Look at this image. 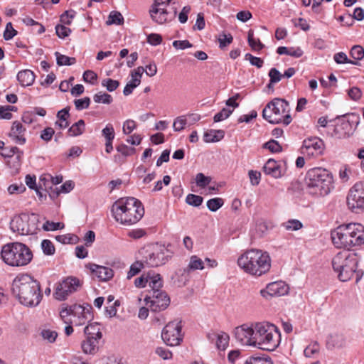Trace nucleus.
I'll list each match as a JSON object with an SVG mask.
<instances>
[{"label": "nucleus", "mask_w": 364, "mask_h": 364, "mask_svg": "<svg viewBox=\"0 0 364 364\" xmlns=\"http://www.w3.org/2000/svg\"><path fill=\"white\" fill-rule=\"evenodd\" d=\"M12 291L19 302L26 306H37L42 299L39 282L27 274L14 279Z\"/></svg>", "instance_id": "1"}, {"label": "nucleus", "mask_w": 364, "mask_h": 364, "mask_svg": "<svg viewBox=\"0 0 364 364\" xmlns=\"http://www.w3.org/2000/svg\"><path fill=\"white\" fill-rule=\"evenodd\" d=\"M237 262L246 274L259 277L269 272L272 260L268 252L259 249H250L242 253Z\"/></svg>", "instance_id": "2"}, {"label": "nucleus", "mask_w": 364, "mask_h": 364, "mask_svg": "<svg viewBox=\"0 0 364 364\" xmlns=\"http://www.w3.org/2000/svg\"><path fill=\"white\" fill-rule=\"evenodd\" d=\"M112 213L117 222L129 226L141 220L144 209L141 203L135 198H122L112 205Z\"/></svg>", "instance_id": "3"}, {"label": "nucleus", "mask_w": 364, "mask_h": 364, "mask_svg": "<svg viewBox=\"0 0 364 364\" xmlns=\"http://www.w3.org/2000/svg\"><path fill=\"white\" fill-rule=\"evenodd\" d=\"M254 347L272 351L279 345L281 334L278 328L267 321L255 323Z\"/></svg>", "instance_id": "4"}, {"label": "nucleus", "mask_w": 364, "mask_h": 364, "mask_svg": "<svg viewBox=\"0 0 364 364\" xmlns=\"http://www.w3.org/2000/svg\"><path fill=\"white\" fill-rule=\"evenodd\" d=\"M306 182L309 193L316 196H326L333 188L331 173L320 167L313 168L307 172Z\"/></svg>", "instance_id": "5"}, {"label": "nucleus", "mask_w": 364, "mask_h": 364, "mask_svg": "<svg viewBox=\"0 0 364 364\" xmlns=\"http://www.w3.org/2000/svg\"><path fill=\"white\" fill-rule=\"evenodd\" d=\"M1 259L11 267L27 265L33 258L31 250L21 242H11L4 245L1 250Z\"/></svg>", "instance_id": "6"}, {"label": "nucleus", "mask_w": 364, "mask_h": 364, "mask_svg": "<svg viewBox=\"0 0 364 364\" xmlns=\"http://www.w3.org/2000/svg\"><path fill=\"white\" fill-rule=\"evenodd\" d=\"M262 117L271 124L289 125L292 120L289 102L279 98L274 99L265 106Z\"/></svg>", "instance_id": "7"}, {"label": "nucleus", "mask_w": 364, "mask_h": 364, "mask_svg": "<svg viewBox=\"0 0 364 364\" xmlns=\"http://www.w3.org/2000/svg\"><path fill=\"white\" fill-rule=\"evenodd\" d=\"M358 263V255L348 251L340 252L332 259V267L338 273L341 282H347L356 271Z\"/></svg>", "instance_id": "8"}, {"label": "nucleus", "mask_w": 364, "mask_h": 364, "mask_svg": "<svg viewBox=\"0 0 364 364\" xmlns=\"http://www.w3.org/2000/svg\"><path fill=\"white\" fill-rule=\"evenodd\" d=\"M166 250L162 246H147L139 251L142 256V262L147 267H156L165 264L168 258L165 255Z\"/></svg>", "instance_id": "9"}, {"label": "nucleus", "mask_w": 364, "mask_h": 364, "mask_svg": "<svg viewBox=\"0 0 364 364\" xmlns=\"http://www.w3.org/2000/svg\"><path fill=\"white\" fill-rule=\"evenodd\" d=\"M10 228L21 235L36 234L38 230L36 220L31 219L27 214L14 216L10 222Z\"/></svg>", "instance_id": "10"}, {"label": "nucleus", "mask_w": 364, "mask_h": 364, "mask_svg": "<svg viewBox=\"0 0 364 364\" xmlns=\"http://www.w3.org/2000/svg\"><path fill=\"white\" fill-rule=\"evenodd\" d=\"M181 320H172L164 328L161 338L170 346H178L183 340Z\"/></svg>", "instance_id": "11"}, {"label": "nucleus", "mask_w": 364, "mask_h": 364, "mask_svg": "<svg viewBox=\"0 0 364 364\" xmlns=\"http://www.w3.org/2000/svg\"><path fill=\"white\" fill-rule=\"evenodd\" d=\"M82 284V282L78 278L68 277L58 285L54 296L58 300H65L70 294L77 291Z\"/></svg>", "instance_id": "12"}, {"label": "nucleus", "mask_w": 364, "mask_h": 364, "mask_svg": "<svg viewBox=\"0 0 364 364\" xmlns=\"http://www.w3.org/2000/svg\"><path fill=\"white\" fill-rule=\"evenodd\" d=\"M333 244L338 248H350L354 247L348 223L339 225L331 232Z\"/></svg>", "instance_id": "13"}, {"label": "nucleus", "mask_w": 364, "mask_h": 364, "mask_svg": "<svg viewBox=\"0 0 364 364\" xmlns=\"http://www.w3.org/2000/svg\"><path fill=\"white\" fill-rule=\"evenodd\" d=\"M347 204L353 211L364 208V181L356 183L350 189L347 196Z\"/></svg>", "instance_id": "14"}, {"label": "nucleus", "mask_w": 364, "mask_h": 364, "mask_svg": "<svg viewBox=\"0 0 364 364\" xmlns=\"http://www.w3.org/2000/svg\"><path fill=\"white\" fill-rule=\"evenodd\" d=\"M91 309L90 305L83 306L80 304L68 305L63 304L60 310L61 318L73 316L77 318H87L91 316Z\"/></svg>", "instance_id": "15"}, {"label": "nucleus", "mask_w": 364, "mask_h": 364, "mask_svg": "<svg viewBox=\"0 0 364 364\" xmlns=\"http://www.w3.org/2000/svg\"><path fill=\"white\" fill-rule=\"evenodd\" d=\"M146 304L151 311L158 312L166 309L170 304V299L165 291H153L144 299Z\"/></svg>", "instance_id": "16"}, {"label": "nucleus", "mask_w": 364, "mask_h": 364, "mask_svg": "<svg viewBox=\"0 0 364 364\" xmlns=\"http://www.w3.org/2000/svg\"><path fill=\"white\" fill-rule=\"evenodd\" d=\"M289 286L282 281H277L267 284L265 288L259 291L262 297L269 301L273 297H279L289 293Z\"/></svg>", "instance_id": "17"}, {"label": "nucleus", "mask_w": 364, "mask_h": 364, "mask_svg": "<svg viewBox=\"0 0 364 364\" xmlns=\"http://www.w3.org/2000/svg\"><path fill=\"white\" fill-rule=\"evenodd\" d=\"M324 149V142L321 139L310 137L303 141L301 150L303 154L317 157L323 154Z\"/></svg>", "instance_id": "18"}, {"label": "nucleus", "mask_w": 364, "mask_h": 364, "mask_svg": "<svg viewBox=\"0 0 364 364\" xmlns=\"http://www.w3.org/2000/svg\"><path fill=\"white\" fill-rule=\"evenodd\" d=\"M255 324L249 326L242 324L234 329L235 338L242 345L253 346L255 340Z\"/></svg>", "instance_id": "19"}, {"label": "nucleus", "mask_w": 364, "mask_h": 364, "mask_svg": "<svg viewBox=\"0 0 364 364\" xmlns=\"http://www.w3.org/2000/svg\"><path fill=\"white\" fill-rule=\"evenodd\" d=\"M149 14L151 19L159 24H163L171 21L176 14V8L172 7V11L166 8L152 5Z\"/></svg>", "instance_id": "20"}, {"label": "nucleus", "mask_w": 364, "mask_h": 364, "mask_svg": "<svg viewBox=\"0 0 364 364\" xmlns=\"http://www.w3.org/2000/svg\"><path fill=\"white\" fill-rule=\"evenodd\" d=\"M26 129L18 121H14L12 124L9 136L16 144L23 145L26 142L25 134Z\"/></svg>", "instance_id": "21"}, {"label": "nucleus", "mask_w": 364, "mask_h": 364, "mask_svg": "<svg viewBox=\"0 0 364 364\" xmlns=\"http://www.w3.org/2000/svg\"><path fill=\"white\" fill-rule=\"evenodd\" d=\"M351 237L353 239L354 246H360L364 245V225L360 223H348Z\"/></svg>", "instance_id": "22"}, {"label": "nucleus", "mask_w": 364, "mask_h": 364, "mask_svg": "<svg viewBox=\"0 0 364 364\" xmlns=\"http://www.w3.org/2000/svg\"><path fill=\"white\" fill-rule=\"evenodd\" d=\"M87 267L101 281H107L112 278L114 275L113 270L109 267L95 264H89Z\"/></svg>", "instance_id": "23"}, {"label": "nucleus", "mask_w": 364, "mask_h": 364, "mask_svg": "<svg viewBox=\"0 0 364 364\" xmlns=\"http://www.w3.org/2000/svg\"><path fill=\"white\" fill-rule=\"evenodd\" d=\"M263 171L266 174L270 175L275 178H279L282 176L281 166L275 160L272 159L266 162L263 167Z\"/></svg>", "instance_id": "24"}, {"label": "nucleus", "mask_w": 364, "mask_h": 364, "mask_svg": "<svg viewBox=\"0 0 364 364\" xmlns=\"http://www.w3.org/2000/svg\"><path fill=\"white\" fill-rule=\"evenodd\" d=\"M17 80L23 87L31 85L35 80V75L30 70H23L17 74Z\"/></svg>", "instance_id": "25"}, {"label": "nucleus", "mask_w": 364, "mask_h": 364, "mask_svg": "<svg viewBox=\"0 0 364 364\" xmlns=\"http://www.w3.org/2000/svg\"><path fill=\"white\" fill-rule=\"evenodd\" d=\"M85 333L87 337H92L93 338H97V340L102 338V332H101V326L100 324L97 322H93L89 323L85 328Z\"/></svg>", "instance_id": "26"}, {"label": "nucleus", "mask_w": 364, "mask_h": 364, "mask_svg": "<svg viewBox=\"0 0 364 364\" xmlns=\"http://www.w3.org/2000/svg\"><path fill=\"white\" fill-rule=\"evenodd\" d=\"M149 277V286L151 289L149 291V294H153V291H163L161 288L163 286V280L160 274L151 275L148 274Z\"/></svg>", "instance_id": "27"}, {"label": "nucleus", "mask_w": 364, "mask_h": 364, "mask_svg": "<svg viewBox=\"0 0 364 364\" xmlns=\"http://www.w3.org/2000/svg\"><path fill=\"white\" fill-rule=\"evenodd\" d=\"M204 269L203 262L196 255H193L190 258V262L187 267L183 269V274H188L191 271L202 270Z\"/></svg>", "instance_id": "28"}, {"label": "nucleus", "mask_w": 364, "mask_h": 364, "mask_svg": "<svg viewBox=\"0 0 364 364\" xmlns=\"http://www.w3.org/2000/svg\"><path fill=\"white\" fill-rule=\"evenodd\" d=\"M328 345L333 348H342L346 346L347 341L343 335L335 334L329 338Z\"/></svg>", "instance_id": "29"}, {"label": "nucleus", "mask_w": 364, "mask_h": 364, "mask_svg": "<svg viewBox=\"0 0 364 364\" xmlns=\"http://www.w3.org/2000/svg\"><path fill=\"white\" fill-rule=\"evenodd\" d=\"M70 117L69 108L65 107L60 110L57 114L58 120L55 122V126H58L60 129H65L69 126L68 119Z\"/></svg>", "instance_id": "30"}, {"label": "nucleus", "mask_w": 364, "mask_h": 364, "mask_svg": "<svg viewBox=\"0 0 364 364\" xmlns=\"http://www.w3.org/2000/svg\"><path fill=\"white\" fill-rule=\"evenodd\" d=\"M224 137V131L223 130H210L203 134V140L205 142L219 141Z\"/></svg>", "instance_id": "31"}, {"label": "nucleus", "mask_w": 364, "mask_h": 364, "mask_svg": "<svg viewBox=\"0 0 364 364\" xmlns=\"http://www.w3.org/2000/svg\"><path fill=\"white\" fill-rule=\"evenodd\" d=\"M98 340L92 337H87L85 341L82 343V349L85 353H94L97 349Z\"/></svg>", "instance_id": "32"}, {"label": "nucleus", "mask_w": 364, "mask_h": 364, "mask_svg": "<svg viewBox=\"0 0 364 364\" xmlns=\"http://www.w3.org/2000/svg\"><path fill=\"white\" fill-rule=\"evenodd\" d=\"M85 124L84 120L80 119L70 127L68 132L70 136H77L81 135L85 132Z\"/></svg>", "instance_id": "33"}, {"label": "nucleus", "mask_w": 364, "mask_h": 364, "mask_svg": "<svg viewBox=\"0 0 364 364\" xmlns=\"http://www.w3.org/2000/svg\"><path fill=\"white\" fill-rule=\"evenodd\" d=\"M0 154L4 158H10L16 154V158L19 160L23 156V151L16 146H7L3 149Z\"/></svg>", "instance_id": "34"}, {"label": "nucleus", "mask_w": 364, "mask_h": 364, "mask_svg": "<svg viewBox=\"0 0 364 364\" xmlns=\"http://www.w3.org/2000/svg\"><path fill=\"white\" fill-rule=\"evenodd\" d=\"M247 41L249 46L254 50H260L264 48V44L261 43L259 39L254 38V32L252 30L248 31Z\"/></svg>", "instance_id": "35"}, {"label": "nucleus", "mask_w": 364, "mask_h": 364, "mask_svg": "<svg viewBox=\"0 0 364 364\" xmlns=\"http://www.w3.org/2000/svg\"><path fill=\"white\" fill-rule=\"evenodd\" d=\"M216 346L218 349L224 350L229 343V336L226 333H220L216 336Z\"/></svg>", "instance_id": "36"}, {"label": "nucleus", "mask_w": 364, "mask_h": 364, "mask_svg": "<svg viewBox=\"0 0 364 364\" xmlns=\"http://www.w3.org/2000/svg\"><path fill=\"white\" fill-rule=\"evenodd\" d=\"M282 226L289 231H296L302 228L303 225L301 221L296 219H291L282 224Z\"/></svg>", "instance_id": "37"}, {"label": "nucleus", "mask_w": 364, "mask_h": 364, "mask_svg": "<svg viewBox=\"0 0 364 364\" xmlns=\"http://www.w3.org/2000/svg\"><path fill=\"white\" fill-rule=\"evenodd\" d=\"M55 55L56 56L57 64L59 66L71 65L76 63V59L75 58H71L66 56L65 55H62L58 52H56Z\"/></svg>", "instance_id": "38"}, {"label": "nucleus", "mask_w": 364, "mask_h": 364, "mask_svg": "<svg viewBox=\"0 0 364 364\" xmlns=\"http://www.w3.org/2000/svg\"><path fill=\"white\" fill-rule=\"evenodd\" d=\"M93 100L96 103L109 105L112 102L113 99L110 95L106 92H99L93 96Z\"/></svg>", "instance_id": "39"}, {"label": "nucleus", "mask_w": 364, "mask_h": 364, "mask_svg": "<svg viewBox=\"0 0 364 364\" xmlns=\"http://www.w3.org/2000/svg\"><path fill=\"white\" fill-rule=\"evenodd\" d=\"M124 23V18L122 14L119 11H112L108 17V20L107 21V24H116V25H122Z\"/></svg>", "instance_id": "40"}, {"label": "nucleus", "mask_w": 364, "mask_h": 364, "mask_svg": "<svg viewBox=\"0 0 364 364\" xmlns=\"http://www.w3.org/2000/svg\"><path fill=\"white\" fill-rule=\"evenodd\" d=\"M144 267V264L142 261H136L130 266L129 271L127 273V279H130L132 277L137 274L141 269Z\"/></svg>", "instance_id": "41"}, {"label": "nucleus", "mask_w": 364, "mask_h": 364, "mask_svg": "<svg viewBox=\"0 0 364 364\" xmlns=\"http://www.w3.org/2000/svg\"><path fill=\"white\" fill-rule=\"evenodd\" d=\"M140 79L132 77V80L124 87L123 94L125 96L129 95L133 92V90L140 85Z\"/></svg>", "instance_id": "42"}, {"label": "nucleus", "mask_w": 364, "mask_h": 364, "mask_svg": "<svg viewBox=\"0 0 364 364\" xmlns=\"http://www.w3.org/2000/svg\"><path fill=\"white\" fill-rule=\"evenodd\" d=\"M41 335L44 341L48 343H53L55 341L58 336L57 332L50 329H43Z\"/></svg>", "instance_id": "43"}, {"label": "nucleus", "mask_w": 364, "mask_h": 364, "mask_svg": "<svg viewBox=\"0 0 364 364\" xmlns=\"http://www.w3.org/2000/svg\"><path fill=\"white\" fill-rule=\"evenodd\" d=\"M203 197L192 193L188 194L186 198V202L188 205L194 207H198L200 205L203 203Z\"/></svg>", "instance_id": "44"}, {"label": "nucleus", "mask_w": 364, "mask_h": 364, "mask_svg": "<svg viewBox=\"0 0 364 364\" xmlns=\"http://www.w3.org/2000/svg\"><path fill=\"white\" fill-rule=\"evenodd\" d=\"M223 205V200L220 198H215L207 201L208 208L213 212L218 210Z\"/></svg>", "instance_id": "45"}, {"label": "nucleus", "mask_w": 364, "mask_h": 364, "mask_svg": "<svg viewBox=\"0 0 364 364\" xmlns=\"http://www.w3.org/2000/svg\"><path fill=\"white\" fill-rule=\"evenodd\" d=\"M333 59L338 64H343V63H350V64H353V65L358 64V63L356 61L349 60L346 54L343 52H339L338 53H336L334 55Z\"/></svg>", "instance_id": "46"}, {"label": "nucleus", "mask_w": 364, "mask_h": 364, "mask_svg": "<svg viewBox=\"0 0 364 364\" xmlns=\"http://www.w3.org/2000/svg\"><path fill=\"white\" fill-rule=\"evenodd\" d=\"M41 248L46 255H53L55 253V247L49 240H43L41 242Z\"/></svg>", "instance_id": "47"}, {"label": "nucleus", "mask_w": 364, "mask_h": 364, "mask_svg": "<svg viewBox=\"0 0 364 364\" xmlns=\"http://www.w3.org/2000/svg\"><path fill=\"white\" fill-rule=\"evenodd\" d=\"M64 227H65V225L62 223H60V222L55 223V222H50L48 220L46 221L43 225V229L45 231H54V230H61V229L64 228Z\"/></svg>", "instance_id": "48"}, {"label": "nucleus", "mask_w": 364, "mask_h": 364, "mask_svg": "<svg viewBox=\"0 0 364 364\" xmlns=\"http://www.w3.org/2000/svg\"><path fill=\"white\" fill-rule=\"evenodd\" d=\"M102 85L105 87L107 91L113 92L119 87V82L117 80L107 78L102 81Z\"/></svg>", "instance_id": "49"}, {"label": "nucleus", "mask_w": 364, "mask_h": 364, "mask_svg": "<svg viewBox=\"0 0 364 364\" xmlns=\"http://www.w3.org/2000/svg\"><path fill=\"white\" fill-rule=\"evenodd\" d=\"M350 53V56L356 60H360L364 58V49L360 46H354Z\"/></svg>", "instance_id": "50"}, {"label": "nucleus", "mask_w": 364, "mask_h": 364, "mask_svg": "<svg viewBox=\"0 0 364 364\" xmlns=\"http://www.w3.org/2000/svg\"><path fill=\"white\" fill-rule=\"evenodd\" d=\"M187 124V120L185 116H180L175 119L173 128L175 132H180L183 130Z\"/></svg>", "instance_id": "51"}, {"label": "nucleus", "mask_w": 364, "mask_h": 364, "mask_svg": "<svg viewBox=\"0 0 364 364\" xmlns=\"http://www.w3.org/2000/svg\"><path fill=\"white\" fill-rule=\"evenodd\" d=\"M116 149H117V151L118 152H119L120 154H122L124 156H132L136 151L135 148L128 146L127 145L124 144L118 145L116 147Z\"/></svg>", "instance_id": "52"}, {"label": "nucleus", "mask_w": 364, "mask_h": 364, "mask_svg": "<svg viewBox=\"0 0 364 364\" xmlns=\"http://www.w3.org/2000/svg\"><path fill=\"white\" fill-rule=\"evenodd\" d=\"M211 181V178L210 177L205 176L202 173H198L196 176V182L198 186L200 188H205L208 186Z\"/></svg>", "instance_id": "53"}, {"label": "nucleus", "mask_w": 364, "mask_h": 364, "mask_svg": "<svg viewBox=\"0 0 364 364\" xmlns=\"http://www.w3.org/2000/svg\"><path fill=\"white\" fill-rule=\"evenodd\" d=\"M102 136L105 138L106 141H113L114 139V130L112 124H107L102 131Z\"/></svg>", "instance_id": "54"}, {"label": "nucleus", "mask_w": 364, "mask_h": 364, "mask_svg": "<svg viewBox=\"0 0 364 364\" xmlns=\"http://www.w3.org/2000/svg\"><path fill=\"white\" fill-rule=\"evenodd\" d=\"M233 112V109L223 108L220 112L214 116V122H219L227 119Z\"/></svg>", "instance_id": "55"}, {"label": "nucleus", "mask_w": 364, "mask_h": 364, "mask_svg": "<svg viewBox=\"0 0 364 364\" xmlns=\"http://www.w3.org/2000/svg\"><path fill=\"white\" fill-rule=\"evenodd\" d=\"M136 127V122L132 119H127L123 123L122 132L124 134H131Z\"/></svg>", "instance_id": "56"}, {"label": "nucleus", "mask_w": 364, "mask_h": 364, "mask_svg": "<svg viewBox=\"0 0 364 364\" xmlns=\"http://www.w3.org/2000/svg\"><path fill=\"white\" fill-rule=\"evenodd\" d=\"M55 33L59 38H65L70 34L71 30L69 28L66 27L65 24L57 25L55 26Z\"/></svg>", "instance_id": "57"}, {"label": "nucleus", "mask_w": 364, "mask_h": 364, "mask_svg": "<svg viewBox=\"0 0 364 364\" xmlns=\"http://www.w3.org/2000/svg\"><path fill=\"white\" fill-rule=\"evenodd\" d=\"M90 103V99L88 97H85L82 99L75 100V101H74L75 108L77 110H82L84 109H87L89 107Z\"/></svg>", "instance_id": "58"}, {"label": "nucleus", "mask_w": 364, "mask_h": 364, "mask_svg": "<svg viewBox=\"0 0 364 364\" xmlns=\"http://www.w3.org/2000/svg\"><path fill=\"white\" fill-rule=\"evenodd\" d=\"M75 16V12L74 11H66L60 16V22L65 25H70Z\"/></svg>", "instance_id": "59"}, {"label": "nucleus", "mask_w": 364, "mask_h": 364, "mask_svg": "<svg viewBox=\"0 0 364 364\" xmlns=\"http://www.w3.org/2000/svg\"><path fill=\"white\" fill-rule=\"evenodd\" d=\"M264 147L273 153H278L282 150L281 145L275 140H270L267 141L264 144Z\"/></svg>", "instance_id": "60"}, {"label": "nucleus", "mask_w": 364, "mask_h": 364, "mask_svg": "<svg viewBox=\"0 0 364 364\" xmlns=\"http://www.w3.org/2000/svg\"><path fill=\"white\" fill-rule=\"evenodd\" d=\"M17 34V31L13 28L12 23L9 22L6 23L5 31L4 32V38L9 41L12 39Z\"/></svg>", "instance_id": "61"}, {"label": "nucleus", "mask_w": 364, "mask_h": 364, "mask_svg": "<svg viewBox=\"0 0 364 364\" xmlns=\"http://www.w3.org/2000/svg\"><path fill=\"white\" fill-rule=\"evenodd\" d=\"M233 38L231 34L223 33L219 36L218 41L220 43V48H223L232 42Z\"/></svg>", "instance_id": "62"}, {"label": "nucleus", "mask_w": 364, "mask_h": 364, "mask_svg": "<svg viewBox=\"0 0 364 364\" xmlns=\"http://www.w3.org/2000/svg\"><path fill=\"white\" fill-rule=\"evenodd\" d=\"M269 77L270 78V84H275L282 80V75L277 69L273 68L269 72Z\"/></svg>", "instance_id": "63"}, {"label": "nucleus", "mask_w": 364, "mask_h": 364, "mask_svg": "<svg viewBox=\"0 0 364 364\" xmlns=\"http://www.w3.org/2000/svg\"><path fill=\"white\" fill-rule=\"evenodd\" d=\"M245 364H273L272 362L262 357H250L247 359Z\"/></svg>", "instance_id": "64"}]
</instances>
